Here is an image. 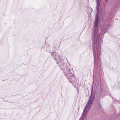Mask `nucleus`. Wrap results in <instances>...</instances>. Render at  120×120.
<instances>
[{"instance_id":"1","label":"nucleus","mask_w":120,"mask_h":120,"mask_svg":"<svg viewBox=\"0 0 120 120\" xmlns=\"http://www.w3.org/2000/svg\"><path fill=\"white\" fill-rule=\"evenodd\" d=\"M93 98H90L87 104L85 107V109L83 112L82 115V116L84 117L87 112H88L90 108L93 101Z\"/></svg>"},{"instance_id":"2","label":"nucleus","mask_w":120,"mask_h":120,"mask_svg":"<svg viewBox=\"0 0 120 120\" xmlns=\"http://www.w3.org/2000/svg\"><path fill=\"white\" fill-rule=\"evenodd\" d=\"M67 77L69 81L71 82H75L77 79L75 76L71 74H69L68 75Z\"/></svg>"},{"instance_id":"3","label":"nucleus","mask_w":120,"mask_h":120,"mask_svg":"<svg viewBox=\"0 0 120 120\" xmlns=\"http://www.w3.org/2000/svg\"><path fill=\"white\" fill-rule=\"evenodd\" d=\"M97 22H98L97 19H96L95 20V26H97L96 25V24L97 23Z\"/></svg>"}]
</instances>
